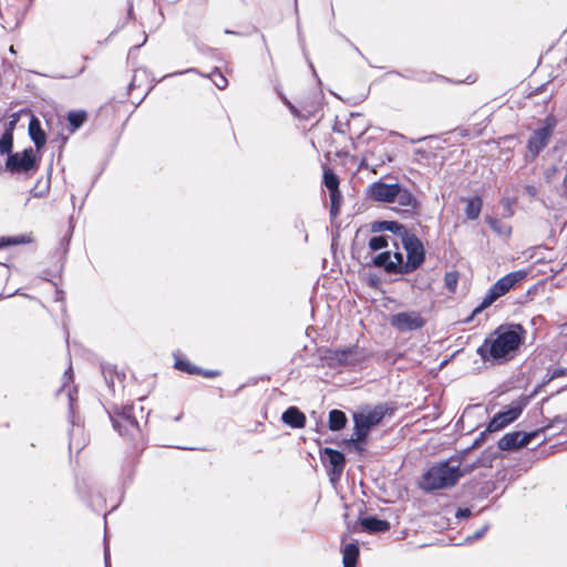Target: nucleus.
Listing matches in <instances>:
<instances>
[{
	"mask_svg": "<svg viewBox=\"0 0 567 567\" xmlns=\"http://www.w3.org/2000/svg\"><path fill=\"white\" fill-rule=\"evenodd\" d=\"M526 337V330L520 324L498 327L489 338L477 349L483 361L506 362L513 359Z\"/></svg>",
	"mask_w": 567,
	"mask_h": 567,
	"instance_id": "1",
	"label": "nucleus"
},
{
	"mask_svg": "<svg viewBox=\"0 0 567 567\" xmlns=\"http://www.w3.org/2000/svg\"><path fill=\"white\" fill-rule=\"evenodd\" d=\"M462 477L460 462L453 458L441 461L431 466L423 475L420 487L424 492H434L454 486Z\"/></svg>",
	"mask_w": 567,
	"mask_h": 567,
	"instance_id": "2",
	"label": "nucleus"
},
{
	"mask_svg": "<svg viewBox=\"0 0 567 567\" xmlns=\"http://www.w3.org/2000/svg\"><path fill=\"white\" fill-rule=\"evenodd\" d=\"M112 425L121 436L134 439L140 433V425L134 414V405L114 406L109 411Z\"/></svg>",
	"mask_w": 567,
	"mask_h": 567,
	"instance_id": "3",
	"label": "nucleus"
},
{
	"mask_svg": "<svg viewBox=\"0 0 567 567\" xmlns=\"http://www.w3.org/2000/svg\"><path fill=\"white\" fill-rule=\"evenodd\" d=\"M526 272L513 271L498 279L487 291L480 306H477L472 316L466 320L467 322L478 312L488 308L494 301L502 296L506 295L517 282L524 279Z\"/></svg>",
	"mask_w": 567,
	"mask_h": 567,
	"instance_id": "4",
	"label": "nucleus"
},
{
	"mask_svg": "<svg viewBox=\"0 0 567 567\" xmlns=\"http://www.w3.org/2000/svg\"><path fill=\"white\" fill-rule=\"evenodd\" d=\"M39 168V158L32 147L22 152L9 154L6 161V169L11 174H30Z\"/></svg>",
	"mask_w": 567,
	"mask_h": 567,
	"instance_id": "5",
	"label": "nucleus"
},
{
	"mask_svg": "<svg viewBox=\"0 0 567 567\" xmlns=\"http://www.w3.org/2000/svg\"><path fill=\"white\" fill-rule=\"evenodd\" d=\"M389 322L398 332L406 333L423 329L426 324V319L420 311L408 310L392 315Z\"/></svg>",
	"mask_w": 567,
	"mask_h": 567,
	"instance_id": "6",
	"label": "nucleus"
},
{
	"mask_svg": "<svg viewBox=\"0 0 567 567\" xmlns=\"http://www.w3.org/2000/svg\"><path fill=\"white\" fill-rule=\"evenodd\" d=\"M401 244L406 251L404 271L413 272L424 262L425 250L422 241L412 233L402 237Z\"/></svg>",
	"mask_w": 567,
	"mask_h": 567,
	"instance_id": "7",
	"label": "nucleus"
},
{
	"mask_svg": "<svg viewBox=\"0 0 567 567\" xmlns=\"http://www.w3.org/2000/svg\"><path fill=\"white\" fill-rule=\"evenodd\" d=\"M321 458L328 466V475L331 483L338 482L341 478L346 466V457L343 453L331 447H324L321 451Z\"/></svg>",
	"mask_w": 567,
	"mask_h": 567,
	"instance_id": "8",
	"label": "nucleus"
},
{
	"mask_svg": "<svg viewBox=\"0 0 567 567\" xmlns=\"http://www.w3.org/2000/svg\"><path fill=\"white\" fill-rule=\"evenodd\" d=\"M324 359L331 368L353 365L358 360V347L334 349L327 351Z\"/></svg>",
	"mask_w": 567,
	"mask_h": 567,
	"instance_id": "9",
	"label": "nucleus"
},
{
	"mask_svg": "<svg viewBox=\"0 0 567 567\" xmlns=\"http://www.w3.org/2000/svg\"><path fill=\"white\" fill-rule=\"evenodd\" d=\"M400 190V184H386L383 182H374L368 187V196L381 203H392L395 192Z\"/></svg>",
	"mask_w": 567,
	"mask_h": 567,
	"instance_id": "10",
	"label": "nucleus"
},
{
	"mask_svg": "<svg viewBox=\"0 0 567 567\" xmlns=\"http://www.w3.org/2000/svg\"><path fill=\"white\" fill-rule=\"evenodd\" d=\"M536 433H520L512 432L505 434L497 443V446L502 451H513L529 444Z\"/></svg>",
	"mask_w": 567,
	"mask_h": 567,
	"instance_id": "11",
	"label": "nucleus"
},
{
	"mask_svg": "<svg viewBox=\"0 0 567 567\" xmlns=\"http://www.w3.org/2000/svg\"><path fill=\"white\" fill-rule=\"evenodd\" d=\"M392 203L399 206V210L405 214H416L420 208L417 198L405 187L400 185V190L395 192Z\"/></svg>",
	"mask_w": 567,
	"mask_h": 567,
	"instance_id": "12",
	"label": "nucleus"
},
{
	"mask_svg": "<svg viewBox=\"0 0 567 567\" xmlns=\"http://www.w3.org/2000/svg\"><path fill=\"white\" fill-rule=\"evenodd\" d=\"M388 413L392 414V409L386 404H379L365 413L354 414V417H358L359 422L362 423V427L370 431V429L379 424Z\"/></svg>",
	"mask_w": 567,
	"mask_h": 567,
	"instance_id": "13",
	"label": "nucleus"
},
{
	"mask_svg": "<svg viewBox=\"0 0 567 567\" xmlns=\"http://www.w3.org/2000/svg\"><path fill=\"white\" fill-rule=\"evenodd\" d=\"M522 413L519 406H511L506 411L498 412L487 425V432H496L504 429L509 423L514 422Z\"/></svg>",
	"mask_w": 567,
	"mask_h": 567,
	"instance_id": "14",
	"label": "nucleus"
},
{
	"mask_svg": "<svg viewBox=\"0 0 567 567\" xmlns=\"http://www.w3.org/2000/svg\"><path fill=\"white\" fill-rule=\"evenodd\" d=\"M551 133L553 126L550 125L535 130L530 137L528 138V151L534 156L538 155L539 152L547 146Z\"/></svg>",
	"mask_w": 567,
	"mask_h": 567,
	"instance_id": "15",
	"label": "nucleus"
},
{
	"mask_svg": "<svg viewBox=\"0 0 567 567\" xmlns=\"http://www.w3.org/2000/svg\"><path fill=\"white\" fill-rule=\"evenodd\" d=\"M371 230L373 233L390 231L394 236L399 237L400 240H402V237H405V235L410 234V231L406 229L404 225L393 220L374 221L371 225Z\"/></svg>",
	"mask_w": 567,
	"mask_h": 567,
	"instance_id": "16",
	"label": "nucleus"
},
{
	"mask_svg": "<svg viewBox=\"0 0 567 567\" xmlns=\"http://www.w3.org/2000/svg\"><path fill=\"white\" fill-rule=\"evenodd\" d=\"M360 525L364 532L370 534L384 533L390 529V523L375 516H369L360 519Z\"/></svg>",
	"mask_w": 567,
	"mask_h": 567,
	"instance_id": "17",
	"label": "nucleus"
},
{
	"mask_svg": "<svg viewBox=\"0 0 567 567\" xmlns=\"http://www.w3.org/2000/svg\"><path fill=\"white\" fill-rule=\"evenodd\" d=\"M281 420L293 429H301L306 424L305 414L296 406L288 408L282 413Z\"/></svg>",
	"mask_w": 567,
	"mask_h": 567,
	"instance_id": "18",
	"label": "nucleus"
},
{
	"mask_svg": "<svg viewBox=\"0 0 567 567\" xmlns=\"http://www.w3.org/2000/svg\"><path fill=\"white\" fill-rule=\"evenodd\" d=\"M29 135L31 140L33 141L37 150H40L45 145L47 137L45 133L43 132L41 127V123L38 118L32 117L29 123Z\"/></svg>",
	"mask_w": 567,
	"mask_h": 567,
	"instance_id": "19",
	"label": "nucleus"
},
{
	"mask_svg": "<svg viewBox=\"0 0 567 567\" xmlns=\"http://www.w3.org/2000/svg\"><path fill=\"white\" fill-rule=\"evenodd\" d=\"M341 551L343 566L355 567L360 554L358 543L346 544Z\"/></svg>",
	"mask_w": 567,
	"mask_h": 567,
	"instance_id": "20",
	"label": "nucleus"
},
{
	"mask_svg": "<svg viewBox=\"0 0 567 567\" xmlns=\"http://www.w3.org/2000/svg\"><path fill=\"white\" fill-rule=\"evenodd\" d=\"M391 261L388 265L389 270L391 271V275H406L411 274L410 271H404L405 269V261L403 258V254L400 251L391 252Z\"/></svg>",
	"mask_w": 567,
	"mask_h": 567,
	"instance_id": "21",
	"label": "nucleus"
},
{
	"mask_svg": "<svg viewBox=\"0 0 567 567\" xmlns=\"http://www.w3.org/2000/svg\"><path fill=\"white\" fill-rule=\"evenodd\" d=\"M465 207V215L468 219L475 220L478 218L482 207H483V200L480 196H475L472 198H468Z\"/></svg>",
	"mask_w": 567,
	"mask_h": 567,
	"instance_id": "22",
	"label": "nucleus"
},
{
	"mask_svg": "<svg viewBox=\"0 0 567 567\" xmlns=\"http://www.w3.org/2000/svg\"><path fill=\"white\" fill-rule=\"evenodd\" d=\"M347 416L341 410H331L329 413V429L331 431H339L344 427Z\"/></svg>",
	"mask_w": 567,
	"mask_h": 567,
	"instance_id": "23",
	"label": "nucleus"
},
{
	"mask_svg": "<svg viewBox=\"0 0 567 567\" xmlns=\"http://www.w3.org/2000/svg\"><path fill=\"white\" fill-rule=\"evenodd\" d=\"M323 184L329 189L330 197L334 196L333 193H340L339 178L331 169H324Z\"/></svg>",
	"mask_w": 567,
	"mask_h": 567,
	"instance_id": "24",
	"label": "nucleus"
},
{
	"mask_svg": "<svg viewBox=\"0 0 567 567\" xmlns=\"http://www.w3.org/2000/svg\"><path fill=\"white\" fill-rule=\"evenodd\" d=\"M33 240L32 235H19L13 237H1L0 238V249L7 246L20 245V244H29ZM2 265V260H0Z\"/></svg>",
	"mask_w": 567,
	"mask_h": 567,
	"instance_id": "25",
	"label": "nucleus"
},
{
	"mask_svg": "<svg viewBox=\"0 0 567 567\" xmlns=\"http://www.w3.org/2000/svg\"><path fill=\"white\" fill-rule=\"evenodd\" d=\"M13 147V133H11V128H6L0 137V154L4 155L12 154Z\"/></svg>",
	"mask_w": 567,
	"mask_h": 567,
	"instance_id": "26",
	"label": "nucleus"
},
{
	"mask_svg": "<svg viewBox=\"0 0 567 567\" xmlns=\"http://www.w3.org/2000/svg\"><path fill=\"white\" fill-rule=\"evenodd\" d=\"M85 120H86L85 111H71L68 114V121H69V125H70L72 132L80 128L83 125V123L85 122Z\"/></svg>",
	"mask_w": 567,
	"mask_h": 567,
	"instance_id": "27",
	"label": "nucleus"
},
{
	"mask_svg": "<svg viewBox=\"0 0 567 567\" xmlns=\"http://www.w3.org/2000/svg\"><path fill=\"white\" fill-rule=\"evenodd\" d=\"M174 367L177 370L186 372L188 374H200L202 373V369L192 364L186 359H182V358H177V357L175 358Z\"/></svg>",
	"mask_w": 567,
	"mask_h": 567,
	"instance_id": "28",
	"label": "nucleus"
},
{
	"mask_svg": "<svg viewBox=\"0 0 567 567\" xmlns=\"http://www.w3.org/2000/svg\"><path fill=\"white\" fill-rule=\"evenodd\" d=\"M390 262H392L390 250L382 251L372 258V265L378 268H383L385 270V272H388V274H391V271L388 268V265Z\"/></svg>",
	"mask_w": 567,
	"mask_h": 567,
	"instance_id": "29",
	"label": "nucleus"
},
{
	"mask_svg": "<svg viewBox=\"0 0 567 567\" xmlns=\"http://www.w3.org/2000/svg\"><path fill=\"white\" fill-rule=\"evenodd\" d=\"M354 430L351 436V442H362L365 440V437L369 434V430L365 427H362V423L359 422L358 417H354Z\"/></svg>",
	"mask_w": 567,
	"mask_h": 567,
	"instance_id": "30",
	"label": "nucleus"
},
{
	"mask_svg": "<svg viewBox=\"0 0 567 567\" xmlns=\"http://www.w3.org/2000/svg\"><path fill=\"white\" fill-rule=\"evenodd\" d=\"M389 239H390V236H385V235L374 236V237L370 238V240H369V248L372 251L383 249L389 246Z\"/></svg>",
	"mask_w": 567,
	"mask_h": 567,
	"instance_id": "31",
	"label": "nucleus"
},
{
	"mask_svg": "<svg viewBox=\"0 0 567 567\" xmlns=\"http://www.w3.org/2000/svg\"><path fill=\"white\" fill-rule=\"evenodd\" d=\"M486 223L492 228L493 231L503 235V234H509L511 229L507 228L501 220L493 218V217H486Z\"/></svg>",
	"mask_w": 567,
	"mask_h": 567,
	"instance_id": "32",
	"label": "nucleus"
},
{
	"mask_svg": "<svg viewBox=\"0 0 567 567\" xmlns=\"http://www.w3.org/2000/svg\"><path fill=\"white\" fill-rule=\"evenodd\" d=\"M458 282V274L456 271L446 272L444 276V285L450 292H455Z\"/></svg>",
	"mask_w": 567,
	"mask_h": 567,
	"instance_id": "33",
	"label": "nucleus"
},
{
	"mask_svg": "<svg viewBox=\"0 0 567 567\" xmlns=\"http://www.w3.org/2000/svg\"><path fill=\"white\" fill-rule=\"evenodd\" d=\"M210 76L212 81L219 90H224L228 85L227 79L218 70H215Z\"/></svg>",
	"mask_w": 567,
	"mask_h": 567,
	"instance_id": "34",
	"label": "nucleus"
},
{
	"mask_svg": "<svg viewBox=\"0 0 567 567\" xmlns=\"http://www.w3.org/2000/svg\"><path fill=\"white\" fill-rule=\"evenodd\" d=\"M333 197H330L331 207L330 215L337 217L340 213L341 193H333Z\"/></svg>",
	"mask_w": 567,
	"mask_h": 567,
	"instance_id": "35",
	"label": "nucleus"
},
{
	"mask_svg": "<svg viewBox=\"0 0 567 567\" xmlns=\"http://www.w3.org/2000/svg\"><path fill=\"white\" fill-rule=\"evenodd\" d=\"M489 528V525L488 524H485L482 528H480L478 530H476L474 534L472 535H468L465 539L466 543H473L480 538H482L485 533L488 530Z\"/></svg>",
	"mask_w": 567,
	"mask_h": 567,
	"instance_id": "36",
	"label": "nucleus"
},
{
	"mask_svg": "<svg viewBox=\"0 0 567 567\" xmlns=\"http://www.w3.org/2000/svg\"><path fill=\"white\" fill-rule=\"evenodd\" d=\"M349 124L348 123H342L340 121H336L334 125H333V132H337V133H346V127H348Z\"/></svg>",
	"mask_w": 567,
	"mask_h": 567,
	"instance_id": "37",
	"label": "nucleus"
},
{
	"mask_svg": "<svg viewBox=\"0 0 567 567\" xmlns=\"http://www.w3.org/2000/svg\"><path fill=\"white\" fill-rule=\"evenodd\" d=\"M471 509L470 508H458L456 514H455V517L458 518V519H462V518H467L471 516Z\"/></svg>",
	"mask_w": 567,
	"mask_h": 567,
	"instance_id": "38",
	"label": "nucleus"
},
{
	"mask_svg": "<svg viewBox=\"0 0 567 567\" xmlns=\"http://www.w3.org/2000/svg\"><path fill=\"white\" fill-rule=\"evenodd\" d=\"M563 375H567V369L556 368L551 372L550 380L556 379V378H560Z\"/></svg>",
	"mask_w": 567,
	"mask_h": 567,
	"instance_id": "39",
	"label": "nucleus"
},
{
	"mask_svg": "<svg viewBox=\"0 0 567 567\" xmlns=\"http://www.w3.org/2000/svg\"><path fill=\"white\" fill-rule=\"evenodd\" d=\"M63 380H64V384H63V386H62V389L60 391H63V389L65 388L66 382L72 380L71 367L64 372Z\"/></svg>",
	"mask_w": 567,
	"mask_h": 567,
	"instance_id": "40",
	"label": "nucleus"
},
{
	"mask_svg": "<svg viewBox=\"0 0 567 567\" xmlns=\"http://www.w3.org/2000/svg\"><path fill=\"white\" fill-rule=\"evenodd\" d=\"M200 374L206 378H215L219 375V372L216 370H202Z\"/></svg>",
	"mask_w": 567,
	"mask_h": 567,
	"instance_id": "41",
	"label": "nucleus"
},
{
	"mask_svg": "<svg viewBox=\"0 0 567 567\" xmlns=\"http://www.w3.org/2000/svg\"><path fill=\"white\" fill-rule=\"evenodd\" d=\"M104 561H105V567H111V564H110V550L107 547H105L104 549Z\"/></svg>",
	"mask_w": 567,
	"mask_h": 567,
	"instance_id": "42",
	"label": "nucleus"
},
{
	"mask_svg": "<svg viewBox=\"0 0 567 567\" xmlns=\"http://www.w3.org/2000/svg\"><path fill=\"white\" fill-rule=\"evenodd\" d=\"M16 123H17V117H14L12 121H10L7 125V128H11V133H13Z\"/></svg>",
	"mask_w": 567,
	"mask_h": 567,
	"instance_id": "43",
	"label": "nucleus"
},
{
	"mask_svg": "<svg viewBox=\"0 0 567 567\" xmlns=\"http://www.w3.org/2000/svg\"><path fill=\"white\" fill-rule=\"evenodd\" d=\"M74 431L75 430H72L70 433V449L74 446Z\"/></svg>",
	"mask_w": 567,
	"mask_h": 567,
	"instance_id": "44",
	"label": "nucleus"
},
{
	"mask_svg": "<svg viewBox=\"0 0 567 567\" xmlns=\"http://www.w3.org/2000/svg\"><path fill=\"white\" fill-rule=\"evenodd\" d=\"M187 72H197V70H196V69H188V70L183 71V72H175V73H173V74H169L168 76H171V75H177V74H183V73H187Z\"/></svg>",
	"mask_w": 567,
	"mask_h": 567,
	"instance_id": "45",
	"label": "nucleus"
},
{
	"mask_svg": "<svg viewBox=\"0 0 567 567\" xmlns=\"http://www.w3.org/2000/svg\"><path fill=\"white\" fill-rule=\"evenodd\" d=\"M485 432L481 433V436L475 441L474 446L478 445L480 442L484 439Z\"/></svg>",
	"mask_w": 567,
	"mask_h": 567,
	"instance_id": "46",
	"label": "nucleus"
},
{
	"mask_svg": "<svg viewBox=\"0 0 567 567\" xmlns=\"http://www.w3.org/2000/svg\"><path fill=\"white\" fill-rule=\"evenodd\" d=\"M485 432L481 433V436L475 441L474 446L478 445L480 442L484 439Z\"/></svg>",
	"mask_w": 567,
	"mask_h": 567,
	"instance_id": "47",
	"label": "nucleus"
},
{
	"mask_svg": "<svg viewBox=\"0 0 567 567\" xmlns=\"http://www.w3.org/2000/svg\"><path fill=\"white\" fill-rule=\"evenodd\" d=\"M68 396H69V400H70V408L72 409L73 394H72L71 390H69Z\"/></svg>",
	"mask_w": 567,
	"mask_h": 567,
	"instance_id": "48",
	"label": "nucleus"
},
{
	"mask_svg": "<svg viewBox=\"0 0 567 567\" xmlns=\"http://www.w3.org/2000/svg\"><path fill=\"white\" fill-rule=\"evenodd\" d=\"M13 295H14V293H9V295L4 296V295L0 293V300H1V299H4V298H9V297H11V296H13Z\"/></svg>",
	"mask_w": 567,
	"mask_h": 567,
	"instance_id": "49",
	"label": "nucleus"
},
{
	"mask_svg": "<svg viewBox=\"0 0 567 567\" xmlns=\"http://www.w3.org/2000/svg\"><path fill=\"white\" fill-rule=\"evenodd\" d=\"M33 196L38 197V196H42V194L34 193Z\"/></svg>",
	"mask_w": 567,
	"mask_h": 567,
	"instance_id": "50",
	"label": "nucleus"
}]
</instances>
